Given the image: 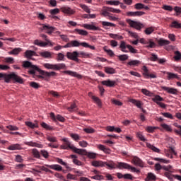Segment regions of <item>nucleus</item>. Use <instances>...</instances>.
Instances as JSON below:
<instances>
[{"instance_id":"nucleus-1","label":"nucleus","mask_w":181,"mask_h":181,"mask_svg":"<svg viewBox=\"0 0 181 181\" xmlns=\"http://www.w3.org/2000/svg\"><path fill=\"white\" fill-rule=\"evenodd\" d=\"M118 165L115 164L114 161H107L103 162L102 160H94L92 162V166L95 168H106L109 169V170H112V169H128L129 170H132V172H135L136 173H139V170L136 169L135 167L131 166V165L127 163H117Z\"/></svg>"},{"instance_id":"nucleus-2","label":"nucleus","mask_w":181,"mask_h":181,"mask_svg":"<svg viewBox=\"0 0 181 181\" xmlns=\"http://www.w3.org/2000/svg\"><path fill=\"white\" fill-rule=\"evenodd\" d=\"M23 67H24V69H29L28 73L33 76H36V73H39V74L45 77H56V76H57V73L54 71L48 72L43 71L37 67V66L33 65L32 62L29 61L23 62Z\"/></svg>"},{"instance_id":"nucleus-3","label":"nucleus","mask_w":181,"mask_h":181,"mask_svg":"<svg viewBox=\"0 0 181 181\" xmlns=\"http://www.w3.org/2000/svg\"><path fill=\"white\" fill-rule=\"evenodd\" d=\"M0 78H4L6 83H9L11 80H14V81H16V83L23 84V78L16 75V74L15 73H12L10 74L0 73Z\"/></svg>"},{"instance_id":"nucleus-4","label":"nucleus","mask_w":181,"mask_h":181,"mask_svg":"<svg viewBox=\"0 0 181 181\" xmlns=\"http://www.w3.org/2000/svg\"><path fill=\"white\" fill-rule=\"evenodd\" d=\"M80 46H82L83 47H86L90 49L91 50H95V47L93 46V45H88V43L86 42H80L78 40H72L68 43H66V45H65L64 46V47L65 49H67V47H78Z\"/></svg>"},{"instance_id":"nucleus-5","label":"nucleus","mask_w":181,"mask_h":181,"mask_svg":"<svg viewBox=\"0 0 181 181\" xmlns=\"http://www.w3.org/2000/svg\"><path fill=\"white\" fill-rule=\"evenodd\" d=\"M40 37H42V39H45L46 42H42L39 40H34V45L36 46H39L40 47H47V46L53 47L54 43L52 42V41L49 40L47 39V35L45 34H41Z\"/></svg>"},{"instance_id":"nucleus-6","label":"nucleus","mask_w":181,"mask_h":181,"mask_svg":"<svg viewBox=\"0 0 181 181\" xmlns=\"http://www.w3.org/2000/svg\"><path fill=\"white\" fill-rule=\"evenodd\" d=\"M63 142H66V145L69 146V149L74 151L75 153H78V155H87V151L85 149L77 148L74 145L71 144V143L67 139H63Z\"/></svg>"},{"instance_id":"nucleus-7","label":"nucleus","mask_w":181,"mask_h":181,"mask_svg":"<svg viewBox=\"0 0 181 181\" xmlns=\"http://www.w3.org/2000/svg\"><path fill=\"white\" fill-rule=\"evenodd\" d=\"M119 49L123 53H138V49H136L135 48L132 47V45H127V42L125 41H121L120 42V45H119ZM129 49V51L127 49Z\"/></svg>"},{"instance_id":"nucleus-8","label":"nucleus","mask_w":181,"mask_h":181,"mask_svg":"<svg viewBox=\"0 0 181 181\" xmlns=\"http://www.w3.org/2000/svg\"><path fill=\"white\" fill-rule=\"evenodd\" d=\"M110 12H112L113 13H121V10L115 9L112 7L103 6L101 11V15H103V16H110Z\"/></svg>"},{"instance_id":"nucleus-9","label":"nucleus","mask_w":181,"mask_h":181,"mask_svg":"<svg viewBox=\"0 0 181 181\" xmlns=\"http://www.w3.org/2000/svg\"><path fill=\"white\" fill-rule=\"evenodd\" d=\"M60 11L62 13H64L68 16H71V15H74V13H76V10L71 8L69 6H63L60 8Z\"/></svg>"},{"instance_id":"nucleus-10","label":"nucleus","mask_w":181,"mask_h":181,"mask_svg":"<svg viewBox=\"0 0 181 181\" xmlns=\"http://www.w3.org/2000/svg\"><path fill=\"white\" fill-rule=\"evenodd\" d=\"M127 22L129 25V26H131V28H134V29H136L137 30H141V29L144 28V24L139 22L134 21L131 19H127Z\"/></svg>"},{"instance_id":"nucleus-11","label":"nucleus","mask_w":181,"mask_h":181,"mask_svg":"<svg viewBox=\"0 0 181 181\" xmlns=\"http://www.w3.org/2000/svg\"><path fill=\"white\" fill-rule=\"evenodd\" d=\"M152 101L153 103H156L157 105H159L161 108H166V105L163 103H161V101H165V99L163 98L160 97L159 95H156L153 98H152Z\"/></svg>"},{"instance_id":"nucleus-12","label":"nucleus","mask_w":181,"mask_h":181,"mask_svg":"<svg viewBox=\"0 0 181 181\" xmlns=\"http://www.w3.org/2000/svg\"><path fill=\"white\" fill-rule=\"evenodd\" d=\"M66 57L69 60H73L74 62H76L77 63L80 62V59H78V52L77 51H74L73 52H66Z\"/></svg>"},{"instance_id":"nucleus-13","label":"nucleus","mask_w":181,"mask_h":181,"mask_svg":"<svg viewBox=\"0 0 181 181\" xmlns=\"http://www.w3.org/2000/svg\"><path fill=\"white\" fill-rule=\"evenodd\" d=\"M161 89L163 90V91L168 93V94H173L174 95H177V93H179L177 89L168 86H161Z\"/></svg>"},{"instance_id":"nucleus-14","label":"nucleus","mask_w":181,"mask_h":181,"mask_svg":"<svg viewBox=\"0 0 181 181\" xmlns=\"http://www.w3.org/2000/svg\"><path fill=\"white\" fill-rule=\"evenodd\" d=\"M42 30H46L48 35H52L53 32L56 30V28L50 26L49 25L42 24Z\"/></svg>"},{"instance_id":"nucleus-15","label":"nucleus","mask_w":181,"mask_h":181,"mask_svg":"<svg viewBox=\"0 0 181 181\" xmlns=\"http://www.w3.org/2000/svg\"><path fill=\"white\" fill-rule=\"evenodd\" d=\"M50 118L51 119H52V121H54L56 122L57 119V121H59L60 122H64V121H66V119H64L63 117V116L60 115H54V114L53 112H51L50 115Z\"/></svg>"},{"instance_id":"nucleus-16","label":"nucleus","mask_w":181,"mask_h":181,"mask_svg":"<svg viewBox=\"0 0 181 181\" xmlns=\"http://www.w3.org/2000/svg\"><path fill=\"white\" fill-rule=\"evenodd\" d=\"M101 84L103 86H106V87H115V86H117V81L107 79L106 81H103Z\"/></svg>"},{"instance_id":"nucleus-17","label":"nucleus","mask_w":181,"mask_h":181,"mask_svg":"<svg viewBox=\"0 0 181 181\" xmlns=\"http://www.w3.org/2000/svg\"><path fill=\"white\" fill-rule=\"evenodd\" d=\"M132 162V163L136 165V166H139L140 168H144V162L142 161V160H141V158H139L136 156L133 157Z\"/></svg>"},{"instance_id":"nucleus-18","label":"nucleus","mask_w":181,"mask_h":181,"mask_svg":"<svg viewBox=\"0 0 181 181\" xmlns=\"http://www.w3.org/2000/svg\"><path fill=\"white\" fill-rule=\"evenodd\" d=\"M25 145H27L28 146H32L33 148H43L42 144L37 143V142H33V141H25Z\"/></svg>"},{"instance_id":"nucleus-19","label":"nucleus","mask_w":181,"mask_h":181,"mask_svg":"<svg viewBox=\"0 0 181 181\" xmlns=\"http://www.w3.org/2000/svg\"><path fill=\"white\" fill-rule=\"evenodd\" d=\"M164 74H167V79L173 80V78H177V80H180V78L177 75V74H173L171 72H168L166 71H163Z\"/></svg>"},{"instance_id":"nucleus-20","label":"nucleus","mask_w":181,"mask_h":181,"mask_svg":"<svg viewBox=\"0 0 181 181\" xmlns=\"http://www.w3.org/2000/svg\"><path fill=\"white\" fill-rule=\"evenodd\" d=\"M46 168H49V169H53V170H57V172H62L63 170V167H62L59 164H53V165H45Z\"/></svg>"},{"instance_id":"nucleus-21","label":"nucleus","mask_w":181,"mask_h":181,"mask_svg":"<svg viewBox=\"0 0 181 181\" xmlns=\"http://www.w3.org/2000/svg\"><path fill=\"white\" fill-rule=\"evenodd\" d=\"M41 57H44V59H52L53 57V52H50L49 51H44L40 53Z\"/></svg>"},{"instance_id":"nucleus-22","label":"nucleus","mask_w":181,"mask_h":181,"mask_svg":"<svg viewBox=\"0 0 181 181\" xmlns=\"http://www.w3.org/2000/svg\"><path fill=\"white\" fill-rule=\"evenodd\" d=\"M96 148H98V149H99V151H103V152H104L105 153H107V154L111 153V150H110V148L105 147V146H104V145L98 144L96 146Z\"/></svg>"},{"instance_id":"nucleus-23","label":"nucleus","mask_w":181,"mask_h":181,"mask_svg":"<svg viewBox=\"0 0 181 181\" xmlns=\"http://www.w3.org/2000/svg\"><path fill=\"white\" fill-rule=\"evenodd\" d=\"M56 162H57V163H59L60 165H62L63 166H65L66 169H67L68 170H73L71 167L69 166V164H67V163L63 161V159L57 158Z\"/></svg>"},{"instance_id":"nucleus-24","label":"nucleus","mask_w":181,"mask_h":181,"mask_svg":"<svg viewBox=\"0 0 181 181\" xmlns=\"http://www.w3.org/2000/svg\"><path fill=\"white\" fill-rule=\"evenodd\" d=\"M83 28H85V29H88V30H101V28L99 27L90 24H83Z\"/></svg>"},{"instance_id":"nucleus-25","label":"nucleus","mask_w":181,"mask_h":181,"mask_svg":"<svg viewBox=\"0 0 181 181\" xmlns=\"http://www.w3.org/2000/svg\"><path fill=\"white\" fill-rule=\"evenodd\" d=\"M88 96L91 97L92 100H93V101H95V103H96V104L98 105V107H101L103 105V104L101 103V100H100V98H98V97H95V96L93 95V93L89 92Z\"/></svg>"},{"instance_id":"nucleus-26","label":"nucleus","mask_w":181,"mask_h":181,"mask_svg":"<svg viewBox=\"0 0 181 181\" xmlns=\"http://www.w3.org/2000/svg\"><path fill=\"white\" fill-rule=\"evenodd\" d=\"M93 54H89L83 51L78 52V57H83V59H90Z\"/></svg>"},{"instance_id":"nucleus-27","label":"nucleus","mask_w":181,"mask_h":181,"mask_svg":"<svg viewBox=\"0 0 181 181\" xmlns=\"http://www.w3.org/2000/svg\"><path fill=\"white\" fill-rule=\"evenodd\" d=\"M104 71L107 74H115V73H116L115 69H114L111 66H105Z\"/></svg>"},{"instance_id":"nucleus-28","label":"nucleus","mask_w":181,"mask_h":181,"mask_svg":"<svg viewBox=\"0 0 181 181\" xmlns=\"http://www.w3.org/2000/svg\"><path fill=\"white\" fill-rule=\"evenodd\" d=\"M8 151H19L22 149V146H21V144H16L9 146L8 147Z\"/></svg>"},{"instance_id":"nucleus-29","label":"nucleus","mask_w":181,"mask_h":181,"mask_svg":"<svg viewBox=\"0 0 181 181\" xmlns=\"http://www.w3.org/2000/svg\"><path fill=\"white\" fill-rule=\"evenodd\" d=\"M55 70H67V66L64 63L56 64H55Z\"/></svg>"},{"instance_id":"nucleus-30","label":"nucleus","mask_w":181,"mask_h":181,"mask_svg":"<svg viewBox=\"0 0 181 181\" xmlns=\"http://www.w3.org/2000/svg\"><path fill=\"white\" fill-rule=\"evenodd\" d=\"M64 74H68V76H71V77H78V78H80L81 77V75H79L77 74V72H74L72 71H64Z\"/></svg>"},{"instance_id":"nucleus-31","label":"nucleus","mask_w":181,"mask_h":181,"mask_svg":"<svg viewBox=\"0 0 181 181\" xmlns=\"http://www.w3.org/2000/svg\"><path fill=\"white\" fill-rule=\"evenodd\" d=\"M33 56H36V52L32 50H26L25 52V57L27 59H32Z\"/></svg>"},{"instance_id":"nucleus-32","label":"nucleus","mask_w":181,"mask_h":181,"mask_svg":"<svg viewBox=\"0 0 181 181\" xmlns=\"http://www.w3.org/2000/svg\"><path fill=\"white\" fill-rule=\"evenodd\" d=\"M148 60H150V62H158V60H159V57H158V54L151 53L148 57Z\"/></svg>"},{"instance_id":"nucleus-33","label":"nucleus","mask_w":181,"mask_h":181,"mask_svg":"<svg viewBox=\"0 0 181 181\" xmlns=\"http://www.w3.org/2000/svg\"><path fill=\"white\" fill-rule=\"evenodd\" d=\"M25 125H27V127H29V128H31L32 129H35V128H39V124H37V122H35V123H33L32 122H25Z\"/></svg>"},{"instance_id":"nucleus-34","label":"nucleus","mask_w":181,"mask_h":181,"mask_svg":"<svg viewBox=\"0 0 181 181\" xmlns=\"http://www.w3.org/2000/svg\"><path fill=\"white\" fill-rule=\"evenodd\" d=\"M173 155H175V156H177V153L176 151H175V149H173V148H170L169 150V153H167L166 156L170 158V159H173Z\"/></svg>"},{"instance_id":"nucleus-35","label":"nucleus","mask_w":181,"mask_h":181,"mask_svg":"<svg viewBox=\"0 0 181 181\" xmlns=\"http://www.w3.org/2000/svg\"><path fill=\"white\" fill-rule=\"evenodd\" d=\"M158 43L159 46H168V45L170 44V41L165 40L163 38H160L158 40Z\"/></svg>"},{"instance_id":"nucleus-36","label":"nucleus","mask_w":181,"mask_h":181,"mask_svg":"<svg viewBox=\"0 0 181 181\" xmlns=\"http://www.w3.org/2000/svg\"><path fill=\"white\" fill-rule=\"evenodd\" d=\"M56 60H57V62H65L66 57L63 53L59 52V53L57 54Z\"/></svg>"},{"instance_id":"nucleus-37","label":"nucleus","mask_w":181,"mask_h":181,"mask_svg":"<svg viewBox=\"0 0 181 181\" xmlns=\"http://www.w3.org/2000/svg\"><path fill=\"white\" fill-rule=\"evenodd\" d=\"M156 180V175L152 173H148L147 175V177L145 178V181H152Z\"/></svg>"},{"instance_id":"nucleus-38","label":"nucleus","mask_w":181,"mask_h":181,"mask_svg":"<svg viewBox=\"0 0 181 181\" xmlns=\"http://www.w3.org/2000/svg\"><path fill=\"white\" fill-rule=\"evenodd\" d=\"M139 64H141V61L139 60H131L127 62V66H132L133 67L138 66Z\"/></svg>"},{"instance_id":"nucleus-39","label":"nucleus","mask_w":181,"mask_h":181,"mask_svg":"<svg viewBox=\"0 0 181 181\" xmlns=\"http://www.w3.org/2000/svg\"><path fill=\"white\" fill-rule=\"evenodd\" d=\"M22 52V48H15L13 50L8 52V54H13L14 56H18L19 53Z\"/></svg>"},{"instance_id":"nucleus-40","label":"nucleus","mask_w":181,"mask_h":181,"mask_svg":"<svg viewBox=\"0 0 181 181\" xmlns=\"http://www.w3.org/2000/svg\"><path fill=\"white\" fill-rule=\"evenodd\" d=\"M121 2L118 0H110L106 1V5H114L115 6H118Z\"/></svg>"},{"instance_id":"nucleus-41","label":"nucleus","mask_w":181,"mask_h":181,"mask_svg":"<svg viewBox=\"0 0 181 181\" xmlns=\"http://www.w3.org/2000/svg\"><path fill=\"white\" fill-rule=\"evenodd\" d=\"M130 103H132V104H134V105L138 108H141L142 107V103H141V101L139 100H136L135 99H131Z\"/></svg>"},{"instance_id":"nucleus-42","label":"nucleus","mask_w":181,"mask_h":181,"mask_svg":"<svg viewBox=\"0 0 181 181\" xmlns=\"http://www.w3.org/2000/svg\"><path fill=\"white\" fill-rule=\"evenodd\" d=\"M146 146L147 148H149V149H151V151H153V152H156L157 153H159L160 152L159 148L155 147L153 145L149 143H146Z\"/></svg>"},{"instance_id":"nucleus-43","label":"nucleus","mask_w":181,"mask_h":181,"mask_svg":"<svg viewBox=\"0 0 181 181\" xmlns=\"http://www.w3.org/2000/svg\"><path fill=\"white\" fill-rule=\"evenodd\" d=\"M32 153L34 156V158H36V159H40V152L36 148H33L32 150Z\"/></svg>"},{"instance_id":"nucleus-44","label":"nucleus","mask_w":181,"mask_h":181,"mask_svg":"<svg viewBox=\"0 0 181 181\" xmlns=\"http://www.w3.org/2000/svg\"><path fill=\"white\" fill-rule=\"evenodd\" d=\"M103 50L104 52H105L106 53H107V54L109 56H110L111 57H112V56H115V54H114V52L110 49H108L107 46H105L103 47Z\"/></svg>"},{"instance_id":"nucleus-45","label":"nucleus","mask_w":181,"mask_h":181,"mask_svg":"<svg viewBox=\"0 0 181 181\" xmlns=\"http://www.w3.org/2000/svg\"><path fill=\"white\" fill-rule=\"evenodd\" d=\"M44 67L48 70H55L56 64H52L49 63L44 64Z\"/></svg>"},{"instance_id":"nucleus-46","label":"nucleus","mask_w":181,"mask_h":181,"mask_svg":"<svg viewBox=\"0 0 181 181\" xmlns=\"http://www.w3.org/2000/svg\"><path fill=\"white\" fill-rule=\"evenodd\" d=\"M109 36L112 39H117V40H121L122 39H124V37H122V35H119L117 34L110 33Z\"/></svg>"},{"instance_id":"nucleus-47","label":"nucleus","mask_w":181,"mask_h":181,"mask_svg":"<svg viewBox=\"0 0 181 181\" xmlns=\"http://www.w3.org/2000/svg\"><path fill=\"white\" fill-rule=\"evenodd\" d=\"M75 32H77V33L81 36H87V35H88V32L84 30L75 29Z\"/></svg>"},{"instance_id":"nucleus-48","label":"nucleus","mask_w":181,"mask_h":181,"mask_svg":"<svg viewBox=\"0 0 181 181\" xmlns=\"http://www.w3.org/2000/svg\"><path fill=\"white\" fill-rule=\"evenodd\" d=\"M136 138L140 139V141H142L143 142H145L146 141V139H145V136H144V134H142V132H139L136 134Z\"/></svg>"},{"instance_id":"nucleus-49","label":"nucleus","mask_w":181,"mask_h":181,"mask_svg":"<svg viewBox=\"0 0 181 181\" xmlns=\"http://www.w3.org/2000/svg\"><path fill=\"white\" fill-rule=\"evenodd\" d=\"M171 28H175V29H181V23L177 21H173L171 23Z\"/></svg>"},{"instance_id":"nucleus-50","label":"nucleus","mask_w":181,"mask_h":181,"mask_svg":"<svg viewBox=\"0 0 181 181\" xmlns=\"http://www.w3.org/2000/svg\"><path fill=\"white\" fill-rule=\"evenodd\" d=\"M141 93H143L144 95H147L148 97H152V95H153V93L152 92L145 88L141 89Z\"/></svg>"},{"instance_id":"nucleus-51","label":"nucleus","mask_w":181,"mask_h":181,"mask_svg":"<svg viewBox=\"0 0 181 181\" xmlns=\"http://www.w3.org/2000/svg\"><path fill=\"white\" fill-rule=\"evenodd\" d=\"M117 57L120 62H125V60H128L129 57L127 54H122L118 55Z\"/></svg>"},{"instance_id":"nucleus-52","label":"nucleus","mask_w":181,"mask_h":181,"mask_svg":"<svg viewBox=\"0 0 181 181\" xmlns=\"http://www.w3.org/2000/svg\"><path fill=\"white\" fill-rule=\"evenodd\" d=\"M142 70L144 71L143 76H144V77H148L149 76V69H148V67H146V66H144L142 67Z\"/></svg>"},{"instance_id":"nucleus-53","label":"nucleus","mask_w":181,"mask_h":181,"mask_svg":"<svg viewBox=\"0 0 181 181\" xmlns=\"http://www.w3.org/2000/svg\"><path fill=\"white\" fill-rule=\"evenodd\" d=\"M175 56H174V59L175 60V62H179V60L181 59V53L179 51H175Z\"/></svg>"},{"instance_id":"nucleus-54","label":"nucleus","mask_w":181,"mask_h":181,"mask_svg":"<svg viewBox=\"0 0 181 181\" xmlns=\"http://www.w3.org/2000/svg\"><path fill=\"white\" fill-rule=\"evenodd\" d=\"M71 138H72V139H74V141H76V142H78V141H80V135L77 134H73L71 133L70 134Z\"/></svg>"},{"instance_id":"nucleus-55","label":"nucleus","mask_w":181,"mask_h":181,"mask_svg":"<svg viewBox=\"0 0 181 181\" xmlns=\"http://www.w3.org/2000/svg\"><path fill=\"white\" fill-rule=\"evenodd\" d=\"M83 131L86 134H94L95 132V130L93 127L85 128Z\"/></svg>"},{"instance_id":"nucleus-56","label":"nucleus","mask_w":181,"mask_h":181,"mask_svg":"<svg viewBox=\"0 0 181 181\" xmlns=\"http://www.w3.org/2000/svg\"><path fill=\"white\" fill-rule=\"evenodd\" d=\"M161 127L162 128H163V129H165V131H168V132H172V127L167 124H161Z\"/></svg>"},{"instance_id":"nucleus-57","label":"nucleus","mask_w":181,"mask_h":181,"mask_svg":"<svg viewBox=\"0 0 181 181\" xmlns=\"http://www.w3.org/2000/svg\"><path fill=\"white\" fill-rule=\"evenodd\" d=\"M103 26H110L111 28H115V24L107 21H102Z\"/></svg>"},{"instance_id":"nucleus-58","label":"nucleus","mask_w":181,"mask_h":181,"mask_svg":"<svg viewBox=\"0 0 181 181\" xmlns=\"http://www.w3.org/2000/svg\"><path fill=\"white\" fill-rule=\"evenodd\" d=\"M80 8L83 9V11L86 12V13H90L91 12L88 6H87V5L86 4H80Z\"/></svg>"},{"instance_id":"nucleus-59","label":"nucleus","mask_w":181,"mask_h":181,"mask_svg":"<svg viewBox=\"0 0 181 181\" xmlns=\"http://www.w3.org/2000/svg\"><path fill=\"white\" fill-rule=\"evenodd\" d=\"M40 153H41L42 156H43V158H45V159L49 158V152H47V151L41 150Z\"/></svg>"},{"instance_id":"nucleus-60","label":"nucleus","mask_w":181,"mask_h":181,"mask_svg":"<svg viewBox=\"0 0 181 181\" xmlns=\"http://www.w3.org/2000/svg\"><path fill=\"white\" fill-rule=\"evenodd\" d=\"M41 127H42V128H45V129H47L48 131H52V129H53V127H50L49 124H46L45 122H42Z\"/></svg>"},{"instance_id":"nucleus-61","label":"nucleus","mask_w":181,"mask_h":181,"mask_svg":"<svg viewBox=\"0 0 181 181\" xmlns=\"http://www.w3.org/2000/svg\"><path fill=\"white\" fill-rule=\"evenodd\" d=\"M6 128L7 129H9L10 131H18L19 130V127H18L16 126H13V125L6 126Z\"/></svg>"},{"instance_id":"nucleus-62","label":"nucleus","mask_w":181,"mask_h":181,"mask_svg":"<svg viewBox=\"0 0 181 181\" xmlns=\"http://www.w3.org/2000/svg\"><path fill=\"white\" fill-rule=\"evenodd\" d=\"M30 86L33 88H35V89L40 88V85L36 82H30Z\"/></svg>"},{"instance_id":"nucleus-63","label":"nucleus","mask_w":181,"mask_h":181,"mask_svg":"<svg viewBox=\"0 0 181 181\" xmlns=\"http://www.w3.org/2000/svg\"><path fill=\"white\" fill-rule=\"evenodd\" d=\"M49 13L53 16V15H57V13H60V9L59 8H54L51 9L49 11Z\"/></svg>"},{"instance_id":"nucleus-64","label":"nucleus","mask_w":181,"mask_h":181,"mask_svg":"<svg viewBox=\"0 0 181 181\" xmlns=\"http://www.w3.org/2000/svg\"><path fill=\"white\" fill-rule=\"evenodd\" d=\"M153 30H155V29H153V27H150V28H146V30H144V33H146V35H151V33H152Z\"/></svg>"}]
</instances>
